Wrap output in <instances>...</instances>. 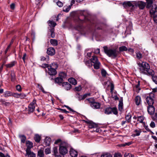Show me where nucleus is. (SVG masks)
Listing matches in <instances>:
<instances>
[{"instance_id": "1", "label": "nucleus", "mask_w": 157, "mask_h": 157, "mask_svg": "<svg viewBox=\"0 0 157 157\" xmlns=\"http://www.w3.org/2000/svg\"><path fill=\"white\" fill-rule=\"evenodd\" d=\"M138 65L141 73L148 75H154V71L150 69V66L148 63L142 62L141 63H139Z\"/></svg>"}, {"instance_id": "2", "label": "nucleus", "mask_w": 157, "mask_h": 157, "mask_svg": "<svg viewBox=\"0 0 157 157\" xmlns=\"http://www.w3.org/2000/svg\"><path fill=\"white\" fill-rule=\"evenodd\" d=\"M103 48L105 53L112 58H115L119 53V52L116 49L109 48L106 46L103 47Z\"/></svg>"}, {"instance_id": "3", "label": "nucleus", "mask_w": 157, "mask_h": 157, "mask_svg": "<svg viewBox=\"0 0 157 157\" xmlns=\"http://www.w3.org/2000/svg\"><path fill=\"white\" fill-rule=\"evenodd\" d=\"M85 102L86 104L90 103L91 107L94 109H99L101 107V104L96 102L93 98H87L85 100Z\"/></svg>"}, {"instance_id": "4", "label": "nucleus", "mask_w": 157, "mask_h": 157, "mask_svg": "<svg viewBox=\"0 0 157 157\" xmlns=\"http://www.w3.org/2000/svg\"><path fill=\"white\" fill-rule=\"evenodd\" d=\"M68 144L65 142H62L59 146V151L62 155H66L68 152Z\"/></svg>"}, {"instance_id": "5", "label": "nucleus", "mask_w": 157, "mask_h": 157, "mask_svg": "<svg viewBox=\"0 0 157 157\" xmlns=\"http://www.w3.org/2000/svg\"><path fill=\"white\" fill-rule=\"evenodd\" d=\"M155 97V94L152 93H150L149 94V96H147L146 98V101L149 105H152L154 103V98Z\"/></svg>"}, {"instance_id": "6", "label": "nucleus", "mask_w": 157, "mask_h": 157, "mask_svg": "<svg viewBox=\"0 0 157 157\" xmlns=\"http://www.w3.org/2000/svg\"><path fill=\"white\" fill-rule=\"evenodd\" d=\"M123 5L126 9L131 7V10H133L135 8V2H125L123 3Z\"/></svg>"}, {"instance_id": "7", "label": "nucleus", "mask_w": 157, "mask_h": 157, "mask_svg": "<svg viewBox=\"0 0 157 157\" xmlns=\"http://www.w3.org/2000/svg\"><path fill=\"white\" fill-rule=\"evenodd\" d=\"M90 93H86L83 95H80L79 93H77L75 95V98H77L79 101H80L84 100L87 97L90 96Z\"/></svg>"}, {"instance_id": "8", "label": "nucleus", "mask_w": 157, "mask_h": 157, "mask_svg": "<svg viewBox=\"0 0 157 157\" xmlns=\"http://www.w3.org/2000/svg\"><path fill=\"white\" fill-rule=\"evenodd\" d=\"M35 105H36V101L34 100L29 105L28 109L29 113H30L34 111Z\"/></svg>"}, {"instance_id": "9", "label": "nucleus", "mask_w": 157, "mask_h": 157, "mask_svg": "<svg viewBox=\"0 0 157 157\" xmlns=\"http://www.w3.org/2000/svg\"><path fill=\"white\" fill-rule=\"evenodd\" d=\"M145 3L142 1H139L137 2H135V6H138L140 9H143L145 7Z\"/></svg>"}, {"instance_id": "10", "label": "nucleus", "mask_w": 157, "mask_h": 157, "mask_svg": "<svg viewBox=\"0 0 157 157\" xmlns=\"http://www.w3.org/2000/svg\"><path fill=\"white\" fill-rule=\"evenodd\" d=\"M62 86L67 90H70L71 88V85L68 82H63Z\"/></svg>"}, {"instance_id": "11", "label": "nucleus", "mask_w": 157, "mask_h": 157, "mask_svg": "<svg viewBox=\"0 0 157 157\" xmlns=\"http://www.w3.org/2000/svg\"><path fill=\"white\" fill-rule=\"evenodd\" d=\"M27 148L26 150V152H29L30 151V149L33 147V144L29 141H27L26 142Z\"/></svg>"}, {"instance_id": "12", "label": "nucleus", "mask_w": 157, "mask_h": 157, "mask_svg": "<svg viewBox=\"0 0 157 157\" xmlns=\"http://www.w3.org/2000/svg\"><path fill=\"white\" fill-rule=\"evenodd\" d=\"M47 53L50 56H52L55 53V50L52 47H50L47 49Z\"/></svg>"}, {"instance_id": "13", "label": "nucleus", "mask_w": 157, "mask_h": 157, "mask_svg": "<svg viewBox=\"0 0 157 157\" xmlns=\"http://www.w3.org/2000/svg\"><path fill=\"white\" fill-rule=\"evenodd\" d=\"M155 109L153 105H149L147 107V111L148 113L151 115H153L154 113Z\"/></svg>"}, {"instance_id": "14", "label": "nucleus", "mask_w": 157, "mask_h": 157, "mask_svg": "<svg viewBox=\"0 0 157 157\" xmlns=\"http://www.w3.org/2000/svg\"><path fill=\"white\" fill-rule=\"evenodd\" d=\"M48 73L49 75H54L56 74L57 71L55 69L50 67H48Z\"/></svg>"}, {"instance_id": "15", "label": "nucleus", "mask_w": 157, "mask_h": 157, "mask_svg": "<svg viewBox=\"0 0 157 157\" xmlns=\"http://www.w3.org/2000/svg\"><path fill=\"white\" fill-rule=\"evenodd\" d=\"M157 6L155 5L154 6H153L151 9L150 10V13L151 14L155 15L157 13L156 11Z\"/></svg>"}, {"instance_id": "16", "label": "nucleus", "mask_w": 157, "mask_h": 157, "mask_svg": "<svg viewBox=\"0 0 157 157\" xmlns=\"http://www.w3.org/2000/svg\"><path fill=\"white\" fill-rule=\"evenodd\" d=\"M51 139L49 137H46L45 140L44 144L45 146H49L50 144Z\"/></svg>"}, {"instance_id": "17", "label": "nucleus", "mask_w": 157, "mask_h": 157, "mask_svg": "<svg viewBox=\"0 0 157 157\" xmlns=\"http://www.w3.org/2000/svg\"><path fill=\"white\" fill-rule=\"evenodd\" d=\"M63 81V79L60 77L56 78L55 79V82L58 83L59 85H60L61 83L62 84Z\"/></svg>"}, {"instance_id": "18", "label": "nucleus", "mask_w": 157, "mask_h": 157, "mask_svg": "<svg viewBox=\"0 0 157 157\" xmlns=\"http://www.w3.org/2000/svg\"><path fill=\"white\" fill-rule=\"evenodd\" d=\"M17 63V62L16 61H14L11 62L5 65V66L7 68H10L14 66Z\"/></svg>"}, {"instance_id": "19", "label": "nucleus", "mask_w": 157, "mask_h": 157, "mask_svg": "<svg viewBox=\"0 0 157 157\" xmlns=\"http://www.w3.org/2000/svg\"><path fill=\"white\" fill-rule=\"evenodd\" d=\"M70 154L72 157H76L78 155L77 151L73 149H71L70 151Z\"/></svg>"}, {"instance_id": "20", "label": "nucleus", "mask_w": 157, "mask_h": 157, "mask_svg": "<svg viewBox=\"0 0 157 157\" xmlns=\"http://www.w3.org/2000/svg\"><path fill=\"white\" fill-rule=\"evenodd\" d=\"M135 101L137 105H139L141 102L140 97L139 96H136L135 99Z\"/></svg>"}, {"instance_id": "21", "label": "nucleus", "mask_w": 157, "mask_h": 157, "mask_svg": "<svg viewBox=\"0 0 157 157\" xmlns=\"http://www.w3.org/2000/svg\"><path fill=\"white\" fill-rule=\"evenodd\" d=\"M104 113L105 114H109L112 113V108L108 107L105 109L104 111Z\"/></svg>"}, {"instance_id": "22", "label": "nucleus", "mask_w": 157, "mask_h": 157, "mask_svg": "<svg viewBox=\"0 0 157 157\" xmlns=\"http://www.w3.org/2000/svg\"><path fill=\"white\" fill-rule=\"evenodd\" d=\"M72 5H71L68 6H65L63 8V11L66 12H68L70 10Z\"/></svg>"}, {"instance_id": "23", "label": "nucleus", "mask_w": 157, "mask_h": 157, "mask_svg": "<svg viewBox=\"0 0 157 157\" xmlns=\"http://www.w3.org/2000/svg\"><path fill=\"white\" fill-rule=\"evenodd\" d=\"M88 124V127L90 128H95L97 127V125L93 122H90Z\"/></svg>"}, {"instance_id": "24", "label": "nucleus", "mask_w": 157, "mask_h": 157, "mask_svg": "<svg viewBox=\"0 0 157 157\" xmlns=\"http://www.w3.org/2000/svg\"><path fill=\"white\" fill-rule=\"evenodd\" d=\"M50 42L51 44L53 46H56L58 45V41L57 40L55 39H51Z\"/></svg>"}, {"instance_id": "25", "label": "nucleus", "mask_w": 157, "mask_h": 157, "mask_svg": "<svg viewBox=\"0 0 157 157\" xmlns=\"http://www.w3.org/2000/svg\"><path fill=\"white\" fill-rule=\"evenodd\" d=\"M0 102H1L2 105H4L6 106H9L10 105V103L7 102L5 101L2 99L0 100Z\"/></svg>"}, {"instance_id": "26", "label": "nucleus", "mask_w": 157, "mask_h": 157, "mask_svg": "<svg viewBox=\"0 0 157 157\" xmlns=\"http://www.w3.org/2000/svg\"><path fill=\"white\" fill-rule=\"evenodd\" d=\"M123 99L122 98L120 101L119 104V109L121 111L123 108Z\"/></svg>"}, {"instance_id": "27", "label": "nucleus", "mask_w": 157, "mask_h": 157, "mask_svg": "<svg viewBox=\"0 0 157 157\" xmlns=\"http://www.w3.org/2000/svg\"><path fill=\"white\" fill-rule=\"evenodd\" d=\"M68 81L72 84L75 85L77 84L76 80L74 78H71L68 79Z\"/></svg>"}, {"instance_id": "28", "label": "nucleus", "mask_w": 157, "mask_h": 157, "mask_svg": "<svg viewBox=\"0 0 157 157\" xmlns=\"http://www.w3.org/2000/svg\"><path fill=\"white\" fill-rule=\"evenodd\" d=\"M19 137L21 140V142L23 143H25L26 139V136L24 135H20L19 136Z\"/></svg>"}, {"instance_id": "29", "label": "nucleus", "mask_w": 157, "mask_h": 157, "mask_svg": "<svg viewBox=\"0 0 157 157\" xmlns=\"http://www.w3.org/2000/svg\"><path fill=\"white\" fill-rule=\"evenodd\" d=\"M90 60L91 62L94 63L98 61L97 57L95 56H93Z\"/></svg>"}, {"instance_id": "30", "label": "nucleus", "mask_w": 157, "mask_h": 157, "mask_svg": "<svg viewBox=\"0 0 157 157\" xmlns=\"http://www.w3.org/2000/svg\"><path fill=\"white\" fill-rule=\"evenodd\" d=\"M11 80L12 82H14L16 79V76L13 72H11L10 74Z\"/></svg>"}, {"instance_id": "31", "label": "nucleus", "mask_w": 157, "mask_h": 157, "mask_svg": "<svg viewBox=\"0 0 157 157\" xmlns=\"http://www.w3.org/2000/svg\"><path fill=\"white\" fill-rule=\"evenodd\" d=\"M26 155H27V157H35L36 155L33 152H31V151H29V152H26Z\"/></svg>"}, {"instance_id": "32", "label": "nucleus", "mask_w": 157, "mask_h": 157, "mask_svg": "<svg viewBox=\"0 0 157 157\" xmlns=\"http://www.w3.org/2000/svg\"><path fill=\"white\" fill-rule=\"evenodd\" d=\"M59 76L60 78H65L67 76V74L66 73L63 72H60L59 74Z\"/></svg>"}, {"instance_id": "33", "label": "nucleus", "mask_w": 157, "mask_h": 157, "mask_svg": "<svg viewBox=\"0 0 157 157\" xmlns=\"http://www.w3.org/2000/svg\"><path fill=\"white\" fill-rule=\"evenodd\" d=\"M44 155L43 150L41 149L38 152V156L40 157H43Z\"/></svg>"}, {"instance_id": "34", "label": "nucleus", "mask_w": 157, "mask_h": 157, "mask_svg": "<svg viewBox=\"0 0 157 157\" xmlns=\"http://www.w3.org/2000/svg\"><path fill=\"white\" fill-rule=\"evenodd\" d=\"M48 22L49 26L51 27H54L56 25L55 22L50 20L48 21Z\"/></svg>"}, {"instance_id": "35", "label": "nucleus", "mask_w": 157, "mask_h": 157, "mask_svg": "<svg viewBox=\"0 0 157 157\" xmlns=\"http://www.w3.org/2000/svg\"><path fill=\"white\" fill-rule=\"evenodd\" d=\"M75 29L76 30L81 32L82 31L83 29V27L80 24L78 25L75 27Z\"/></svg>"}, {"instance_id": "36", "label": "nucleus", "mask_w": 157, "mask_h": 157, "mask_svg": "<svg viewBox=\"0 0 157 157\" xmlns=\"http://www.w3.org/2000/svg\"><path fill=\"white\" fill-rule=\"evenodd\" d=\"M94 68L95 69H98L99 68L100 63L99 61L94 63Z\"/></svg>"}, {"instance_id": "37", "label": "nucleus", "mask_w": 157, "mask_h": 157, "mask_svg": "<svg viewBox=\"0 0 157 157\" xmlns=\"http://www.w3.org/2000/svg\"><path fill=\"white\" fill-rule=\"evenodd\" d=\"M34 140L36 142H39L40 140V137L38 135H36L34 137Z\"/></svg>"}, {"instance_id": "38", "label": "nucleus", "mask_w": 157, "mask_h": 157, "mask_svg": "<svg viewBox=\"0 0 157 157\" xmlns=\"http://www.w3.org/2000/svg\"><path fill=\"white\" fill-rule=\"evenodd\" d=\"M141 132V130L140 129H136L134 131L135 134H134V136H139L140 135Z\"/></svg>"}, {"instance_id": "39", "label": "nucleus", "mask_w": 157, "mask_h": 157, "mask_svg": "<svg viewBox=\"0 0 157 157\" xmlns=\"http://www.w3.org/2000/svg\"><path fill=\"white\" fill-rule=\"evenodd\" d=\"M140 81H138V82L137 84L136 85V91L137 92H139L140 90Z\"/></svg>"}, {"instance_id": "40", "label": "nucleus", "mask_w": 157, "mask_h": 157, "mask_svg": "<svg viewBox=\"0 0 157 157\" xmlns=\"http://www.w3.org/2000/svg\"><path fill=\"white\" fill-rule=\"evenodd\" d=\"M131 115L130 114H128L125 117V119L128 122H130L131 121Z\"/></svg>"}, {"instance_id": "41", "label": "nucleus", "mask_w": 157, "mask_h": 157, "mask_svg": "<svg viewBox=\"0 0 157 157\" xmlns=\"http://www.w3.org/2000/svg\"><path fill=\"white\" fill-rule=\"evenodd\" d=\"M119 50L120 52H123V51H126L128 50L127 47L124 46H122L119 48Z\"/></svg>"}, {"instance_id": "42", "label": "nucleus", "mask_w": 157, "mask_h": 157, "mask_svg": "<svg viewBox=\"0 0 157 157\" xmlns=\"http://www.w3.org/2000/svg\"><path fill=\"white\" fill-rule=\"evenodd\" d=\"M11 96H12V93L11 92L9 91H7L5 92L4 94L5 97H7Z\"/></svg>"}, {"instance_id": "43", "label": "nucleus", "mask_w": 157, "mask_h": 157, "mask_svg": "<svg viewBox=\"0 0 157 157\" xmlns=\"http://www.w3.org/2000/svg\"><path fill=\"white\" fill-rule=\"evenodd\" d=\"M151 76H152V79L153 81L156 84H157V76L154 75Z\"/></svg>"}, {"instance_id": "44", "label": "nucleus", "mask_w": 157, "mask_h": 157, "mask_svg": "<svg viewBox=\"0 0 157 157\" xmlns=\"http://www.w3.org/2000/svg\"><path fill=\"white\" fill-rule=\"evenodd\" d=\"M101 157H112V155L109 153H105L103 154Z\"/></svg>"}, {"instance_id": "45", "label": "nucleus", "mask_w": 157, "mask_h": 157, "mask_svg": "<svg viewBox=\"0 0 157 157\" xmlns=\"http://www.w3.org/2000/svg\"><path fill=\"white\" fill-rule=\"evenodd\" d=\"M50 67L53 68L54 69H55V70H56V69H57L58 67V65L56 63H53L51 65Z\"/></svg>"}, {"instance_id": "46", "label": "nucleus", "mask_w": 157, "mask_h": 157, "mask_svg": "<svg viewBox=\"0 0 157 157\" xmlns=\"http://www.w3.org/2000/svg\"><path fill=\"white\" fill-rule=\"evenodd\" d=\"M112 112L114 114L117 115L118 113L117 108L116 107L112 108Z\"/></svg>"}, {"instance_id": "47", "label": "nucleus", "mask_w": 157, "mask_h": 157, "mask_svg": "<svg viewBox=\"0 0 157 157\" xmlns=\"http://www.w3.org/2000/svg\"><path fill=\"white\" fill-rule=\"evenodd\" d=\"M124 157H134V155L130 153L126 152L124 154Z\"/></svg>"}, {"instance_id": "48", "label": "nucleus", "mask_w": 157, "mask_h": 157, "mask_svg": "<svg viewBox=\"0 0 157 157\" xmlns=\"http://www.w3.org/2000/svg\"><path fill=\"white\" fill-rule=\"evenodd\" d=\"M112 97L115 100H117L119 99L118 97L116 95V92H114V94H112Z\"/></svg>"}, {"instance_id": "49", "label": "nucleus", "mask_w": 157, "mask_h": 157, "mask_svg": "<svg viewBox=\"0 0 157 157\" xmlns=\"http://www.w3.org/2000/svg\"><path fill=\"white\" fill-rule=\"evenodd\" d=\"M101 74L102 76L104 77L106 76L107 73L105 70L102 69L101 70Z\"/></svg>"}, {"instance_id": "50", "label": "nucleus", "mask_w": 157, "mask_h": 157, "mask_svg": "<svg viewBox=\"0 0 157 157\" xmlns=\"http://www.w3.org/2000/svg\"><path fill=\"white\" fill-rule=\"evenodd\" d=\"M53 152L54 154V155H56L58 153V149L57 147H54L53 148Z\"/></svg>"}, {"instance_id": "51", "label": "nucleus", "mask_w": 157, "mask_h": 157, "mask_svg": "<svg viewBox=\"0 0 157 157\" xmlns=\"http://www.w3.org/2000/svg\"><path fill=\"white\" fill-rule=\"evenodd\" d=\"M45 152L46 155L49 154L51 153V150L49 148H47L45 149Z\"/></svg>"}, {"instance_id": "52", "label": "nucleus", "mask_w": 157, "mask_h": 157, "mask_svg": "<svg viewBox=\"0 0 157 157\" xmlns=\"http://www.w3.org/2000/svg\"><path fill=\"white\" fill-rule=\"evenodd\" d=\"M16 90L19 92H21V86L20 85H17L16 86Z\"/></svg>"}, {"instance_id": "53", "label": "nucleus", "mask_w": 157, "mask_h": 157, "mask_svg": "<svg viewBox=\"0 0 157 157\" xmlns=\"http://www.w3.org/2000/svg\"><path fill=\"white\" fill-rule=\"evenodd\" d=\"M136 56L138 59H139L142 58V55L140 52H138L136 53Z\"/></svg>"}, {"instance_id": "54", "label": "nucleus", "mask_w": 157, "mask_h": 157, "mask_svg": "<svg viewBox=\"0 0 157 157\" xmlns=\"http://www.w3.org/2000/svg\"><path fill=\"white\" fill-rule=\"evenodd\" d=\"M51 36L52 38H54L55 36V34L54 33V29H52L50 30Z\"/></svg>"}, {"instance_id": "55", "label": "nucleus", "mask_w": 157, "mask_h": 157, "mask_svg": "<svg viewBox=\"0 0 157 157\" xmlns=\"http://www.w3.org/2000/svg\"><path fill=\"white\" fill-rule=\"evenodd\" d=\"M12 96L17 98H19V94L17 93H12Z\"/></svg>"}, {"instance_id": "56", "label": "nucleus", "mask_w": 157, "mask_h": 157, "mask_svg": "<svg viewBox=\"0 0 157 157\" xmlns=\"http://www.w3.org/2000/svg\"><path fill=\"white\" fill-rule=\"evenodd\" d=\"M56 4L59 7H62L63 5V3L59 1L57 2Z\"/></svg>"}, {"instance_id": "57", "label": "nucleus", "mask_w": 157, "mask_h": 157, "mask_svg": "<svg viewBox=\"0 0 157 157\" xmlns=\"http://www.w3.org/2000/svg\"><path fill=\"white\" fill-rule=\"evenodd\" d=\"M26 96V95L23 93H21L19 94V98L22 99L24 98Z\"/></svg>"}, {"instance_id": "58", "label": "nucleus", "mask_w": 157, "mask_h": 157, "mask_svg": "<svg viewBox=\"0 0 157 157\" xmlns=\"http://www.w3.org/2000/svg\"><path fill=\"white\" fill-rule=\"evenodd\" d=\"M110 92L112 94H113V91L114 89V86L113 84L111 83L110 86Z\"/></svg>"}, {"instance_id": "59", "label": "nucleus", "mask_w": 157, "mask_h": 157, "mask_svg": "<svg viewBox=\"0 0 157 157\" xmlns=\"http://www.w3.org/2000/svg\"><path fill=\"white\" fill-rule=\"evenodd\" d=\"M150 125V126L152 128H154L155 126V124L154 122L153 121H151Z\"/></svg>"}, {"instance_id": "60", "label": "nucleus", "mask_w": 157, "mask_h": 157, "mask_svg": "<svg viewBox=\"0 0 157 157\" xmlns=\"http://www.w3.org/2000/svg\"><path fill=\"white\" fill-rule=\"evenodd\" d=\"M75 90L78 91H79L81 90L82 89V88L81 86H78L77 87H76L75 88Z\"/></svg>"}, {"instance_id": "61", "label": "nucleus", "mask_w": 157, "mask_h": 157, "mask_svg": "<svg viewBox=\"0 0 157 157\" xmlns=\"http://www.w3.org/2000/svg\"><path fill=\"white\" fill-rule=\"evenodd\" d=\"M138 121H140V122L142 123L143 122V121L144 120V119L142 116H140L138 117Z\"/></svg>"}, {"instance_id": "62", "label": "nucleus", "mask_w": 157, "mask_h": 157, "mask_svg": "<svg viewBox=\"0 0 157 157\" xmlns=\"http://www.w3.org/2000/svg\"><path fill=\"white\" fill-rule=\"evenodd\" d=\"M59 110H60L62 112L66 114H67L69 113V112L67 111L65 109H59Z\"/></svg>"}, {"instance_id": "63", "label": "nucleus", "mask_w": 157, "mask_h": 157, "mask_svg": "<svg viewBox=\"0 0 157 157\" xmlns=\"http://www.w3.org/2000/svg\"><path fill=\"white\" fill-rule=\"evenodd\" d=\"M114 157H122L121 155L119 153H115L114 155Z\"/></svg>"}, {"instance_id": "64", "label": "nucleus", "mask_w": 157, "mask_h": 157, "mask_svg": "<svg viewBox=\"0 0 157 157\" xmlns=\"http://www.w3.org/2000/svg\"><path fill=\"white\" fill-rule=\"evenodd\" d=\"M153 17H154V21H157V14H156L155 15H153Z\"/></svg>"}]
</instances>
